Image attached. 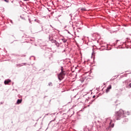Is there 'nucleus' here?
Segmentation results:
<instances>
[{
  "mask_svg": "<svg viewBox=\"0 0 131 131\" xmlns=\"http://www.w3.org/2000/svg\"><path fill=\"white\" fill-rule=\"evenodd\" d=\"M4 2H5L6 3H9V1L8 0H4Z\"/></svg>",
  "mask_w": 131,
  "mask_h": 131,
  "instance_id": "9",
  "label": "nucleus"
},
{
  "mask_svg": "<svg viewBox=\"0 0 131 131\" xmlns=\"http://www.w3.org/2000/svg\"><path fill=\"white\" fill-rule=\"evenodd\" d=\"M114 126V124H113L112 125V127H113Z\"/></svg>",
  "mask_w": 131,
  "mask_h": 131,
  "instance_id": "12",
  "label": "nucleus"
},
{
  "mask_svg": "<svg viewBox=\"0 0 131 131\" xmlns=\"http://www.w3.org/2000/svg\"><path fill=\"white\" fill-rule=\"evenodd\" d=\"M61 72L58 75V78L59 80H62L64 79V77L66 75V72L63 70V67H61Z\"/></svg>",
  "mask_w": 131,
  "mask_h": 131,
  "instance_id": "1",
  "label": "nucleus"
},
{
  "mask_svg": "<svg viewBox=\"0 0 131 131\" xmlns=\"http://www.w3.org/2000/svg\"><path fill=\"white\" fill-rule=\"evenodd\" d=\"M20 17L21 18V19H24V20H25V19L23 18V16H21Z\"/></svg>",
  "mask_w": 131,
  "mask_h": 131,
  "instance_id": "11",
  "label": "nucleus"
},
{
  "mask_svg": "<svg viewBox=\"0 0 131 131\" xmlns=\"http://www.w3.org/2000/svg\"><path fill=\"white\" fill-rule=\"evenodd\" d=\"M129 86H130V88H131V83L129 84Z\"/></svg>",
  "mask_w": 131,
  "mask_h": 131,
  "instance_id": "13",
  "label": "nucleus"
},
{
  "mask_svg": "<svg viewBox=\"0 0 131 131\" xmlns=\"http://www.w3.org/2000/svg\"><path fill=\"white\" fill-rule=\"evenodd\" d=\"M49 85H50V86H51H51L53 85V83H49Z\"/></svg>",
  "mask_w": 131,
  "mask_h": 131,
  "instance_id": "8",
  "label": "nucleus"
},
{
  "mask_svg": "<svg viewBox=\"0 0 131 131\" xmlns=\"http://www.w3.org/2000/svg\"><path fill=\"white\" fill-rule=\"evenodd\" d=\"M10 82H11V80H10V79L6 80L4 81L5 84H9V83H10Z\"/></svg>",
  "mask_w": 131,
  "mask_h": 131,
  "instance_id": "4",
  "label": "nucleus"
},
{
  "mask_svg": "<svg viewBox=\"0 0 131 131\" xmlns=\"http://www.w3.org/2000/svg\"><path fill=\"white\" fill-rule=\"evenodd\" d=\"M21 102H22V99H18L17 101V104H21Z\"/></svg>",
  "mask_w": 131,
  "mask_h": 131,
  "instance_id": "6",
  "label": "nucleus"
},
{
  "mask_svg": "<svg viewBox=\"0 0 131 131\" xmlns=\"http://www.w3.org/2000/svg\"><path fill=\"white\" fill-rule=\"evenodd\" d=\"M53 42H54V43H55V45L56 46V47L59 48V47L60 46V44L58 42H57V41L53 40Z\"/></svg>",
  "mask_w": 131,
  "mask_h": 131,
  "instance_id": "5",
  "label": "nucleus"
},
{
  "mask_svg": "<svg viewBox=\"0 0 131 131\" xmlns=\"http://www.w3.org/2000/svg\"><path fill=\"white\" fill-rule=\"evenodd\" d=\"M82 11H86L85 9H82Z\"/></svg>",
  "mask_w": 131,
  "mask_h": 131,
  "instance_id": "10",
  "label": "nucleus"
},
{
  "mask_svg": "<svg viewBox=\"0 0 131 131\" xmlns=\"http://www.w3.org/2000/svg\"><path fill=\"white\" fill-rule=\"evenodd\" d=\"M124 114V111L122 110H120L117 113H116L115 116H117V120H118V118L120 117V116H122Z\"/></svg>",
  "mask_w": 131,
  "mask_h": 131,
  "instance_id": "2",
  "label": "nucleus"
},
{
  "mask_svg": "<svg viewBox=\"0 0 131 131\" xmlns=\"http://www.w3.org/2000/svg\"><path fill=\"white\" fill-rule=\"evenodd\" d=\"M61 40L63 41V42L65 43L67 42V39H61Z\"/></svg>",
  "mask_w": 131,
  "mask_h": 131,
  "instance_id": "7",
  "label": "nucleus"
},
{
  "mask_svg": "<svg viewBox=\"0 0 131 131\" xmlns=\"http://www.w3.org/2000/svg\"><path fill=\"white\" fill-rule=\"evenodd\" d=\"M111 89H112V86L111 85H110L106 90V93H108Z\"/></svg>",
  "mask_w": 131,
  "mask_h": 131,
  "instance_id": "3",
  "label": "nucleus"
}]
</instances>
